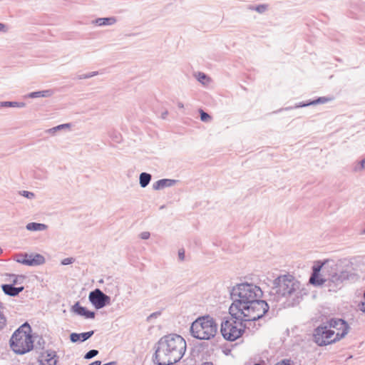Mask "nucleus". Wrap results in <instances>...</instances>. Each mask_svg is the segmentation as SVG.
Returning <instances> with one entry per match:
<instances>
[{"label":"nucleus","instance_id":"16","mask_svg":"<svg viewBox=\"0 0 365 365\" xmlns=\"http://www.w3.org/2000/svg\"><path fill=\"white\" fill-rule=\"evenodd\" d=\"M27 261H34V264H27L28 266H38L43 264L45 262V258L40 254H29Z\"/></svg>","mask_w":365,"mask_h":365},{"label":"nucleus","instance_id":"21","mask_svg":"<svg viewBox=\"0 0 365 365\" xmlns=\"http://www.w3.org/2000/svg\"><path fill=\"white\" fill-rule=\"evenodd\" d=\"M332 100H333V98H331V97H326V96L319 97L316 100L310 101V102H309L307 103H304V104H303V105H302L300 106L303 107V106H310V105L324 104V103H327L328 102H330Z\"/></svg>","mask_w":365,"mask_h":365},{"label":"nucleus","instance_id":"49","mask_svg":"<svg viewBox=\"0 0 365 365\" xmlns=\"http://www.w3.org/2000/svg\"><path fill=\"white\" fill-rule=\"evenodd\" d=\"M41 340L42 341L43 344H44V341H43V339H41H41H40V340L38 341V344H41V342H40V341H41Z\"/></svg>","mask_w":365,"mask_h":365},{"label":"nucleus","instance_id":"41","mask_svg":"<svg viewBox=\"0 0 365 365\" xmlns=\"http://www.w3.org/2000/svg\"><path fill=\"white\" fill-rule=\"evenodd\" d=\"M66 126H68V124H62V125H58L56 127L51 128L50 130H60L61 128H62L63 127H66Z\"/></svg>","mask_w":365,"mask_h":365},{"label":"nucleus","instance_id":"3","mask_svg":"<svg viewBox=\"0 0 365 365\" xmlns=\"http://www.w3.org/2000/svg\"><path fill=\"white\" fill-rule=\"evenodd\" d=\"M269 305L264 300H254L247 304H232L229 312L232 317L245 322L247 329L252 332L258 330L262 325L263 317L269 310Z\"/></svg>","mask_w":365,"mask_h":365},{"label":"nucleus","instance_id":"27","mask_svg":"<svg viewBox=\"0 0 365 365\" xmlns=\"http://www.w3.org/2000/svg\"><path fill=\"white\" fill-rule=\"evenodd\" d=\"M200 120L203 122H208L211 120V116L205 113L202 109L200 110Z\"/></svg>","mask_w":365,"mask_h":365},{"label":"nucleus","instance_id":"26","mask_svg":"<svg viewBox=\"0 0 365 365\" xmlns=\"http://www.w3.org/2000/svg\"><path fill=\"white\" fill-rule=\"evenodd\" d=\"M98 74V71H93V72H90V73H88L86 74L78 75L76 78L79 80L86 79V78L93 77L95 76H97Z\"/></svg>","mask_w":365,"mask_h":365},{"label":"nucleus","instance_id":"28","mask_svg":"<svg viewBox=\"0 0 365 365\" xmlns=\"http://www.w3.org/2000/svg\"><path fill=\"white\" fill-rule=\"evenodd\" d=\"M364 169H365V158L364 159H362L361 160H360L359 163H358V165H356L354 168V171L355 172H359V171H361L363 170Z\"/></svg>","mask_w":365,"mask_h":365},{"label":"nucleus","instance_id":"7","mask_svg":"<svg viewBox=\"0 0 365 365\" xmlns=\"http://www.w3.org/2000/svg\"><path fill=\"white\" fill-rule=\"evenodd\" d=\"M217 331V325L215 319L209 315L198 317L190 327L192 336L200 340L213 338Z\"/></svg>","mask_w":365,"mask_h":365},{"label":"nucleus","instance_id":"30","mask_svg":"<svg viewBox=\"0 0 365 365\" xmlns=\"http://www.w3.org/2000/svg\"><path fill=\"white\" fill-rule=\"evenodd\" d=\"M196 77H197V80L202 84H205V81H204L205 80L209 79V78L207 76V75L202 72H198L197 74L196 75Z\"/></svg>","mask_w":365,"mask_h":365},{"label":"nucleus","instance_id":"29","mask_svg":"<svg viewBox=\"0 0 365 365\" xmlns=\"http://www.w3.org/2000/svg\"><path fill=\"white\" fill-rule=\"evenodd\" d=\"M98 351L96 349H91L88 351L84 356V359H90L98 355Z\"/></svg>","mask_w":365,"mask_h":365},{"label":"nucleus","instance_id":"12","mask_svg":"<svg viewBox=\"0 0 365 365\" xmlns=\"http://www.w3.org/2000/svg\"><path fill=\"white\" fill-rule=\"evenodd\" d=\"M39 361L42 365H56L58 362L56 352L53 350H47L41 353Z\"/></svg>","mask_w":365,"mask_h":365},{"label":"nucleus","instance_id":"38","mask_svg":"<svg viewBox=\"0 0 365 365\" xmlns=\"http://www.w3.org/2000/svg\"><path fill=\"white\" fill-rule=\"evenodd\" d=\"M140 236L143 240H148L150 237V234L149 232H143L140 233Z\"/></svg>","mask_w":365,"mask_h":365},{"label":"nucleus","instance_id":"48","mask_svg":"<svg viewBox=\"0 0 365 365\" xmlns=\"http://www.w3.org/2000/svg\"><path fill=\"white\" fill-rule=\"evenodd\" d=\"M57 130H50V129H49V130H48V133H55L56 131H57Z\"/></svg>","mask_w":365,"mask_h":365},{"label":"nucleus","instance_id":"33","mask_svg":"<svg viewBox=\"0 0 365 365\" xmlns=\"http://www.w3.org/2000/svg\"><path fill=\"white\" fill-rule=\"evenodd\" d=\"M74 261H75V259L73 257H67V258L63 259L61 261V264H63V265L71 264L73 263Z\"/></svg>","mask_w":365,"mask_h":365},{"label":"nucleus","instance_id":"19","mask_svg":"<svg viewBox=\"0 0 365 365\" xmlns=\"http://www.w3.org/2000/svg\"><path fill=\"white\" fill-rule=\"evenodd\" d=\"M26 228L29 231H43L47 230L48 225L43 223L29 222L26 225Z\"/></svg>","mask_w":365,"mask_h":365},{"label":"nucleus","instance_id":"15","mask_svg":"<svg viewBox=\"0 0 365 365\" xmlns=\"http://www.w3.org/2000/svg\"><path fill=\"white\" fill-rule=\"evenodd\" d=\"M178 182V180L173 179H161L153 184L155 190L163 189L167 187H172Z\"/></svg>","mask_w":365,"mask_h":365},{"label":"nucleus","instance_id":"34","mask_svg":"<svg viewBox=\"0 0 365 365\" xmlns=\"http://www.w3.org/2000/svg\"><path fill=\"white\" fill-rule=\"evenodd\" d=\"M274 365H294V363L292 360L286 359L277 362Z\"/></svg>","mask_w":365,"mask_h":365},{"label":"nucleus","instance_id":"2","mask_svg":"<svg viewBox=\"0 0 365 365\" xmlns=\"http://www.w3.org/2000/svg\"><path fill=\"white\" fill-rule=\"evenodd\" d=\"M307 294L304 284L293 275L282 274L273 282V287L269 291V300L282 301L287 307L298 304L303 297Z\"/></svg>","mask_w":365,"mask_h":365},{"label":"nucleus","instance_id":"47","mask_svg":"<svg viewBox=\"0 0 365 365\" xmlns=\"http://www.w3.org/2000/svg\"><path fill=\"white\" fill-rule=\"evenodd\" d=\"M202 365H213V364L212 362H203L202 364Z\"/></svg>","mask_w":365,"mask_h":365},{"label":"nucleus","instance_id":"10","mask_svg":"<svg viewBox=\"0 0 365 365\" xmlns=\"http://www.w3.org/2000/svg\"><path fill=\"white\" fill-rule=\"evenodd\" d=\"M90 302L96 309H100L110 304V297L100 289H96L88 295Z\"/></svg>","mask_w":365,"mask_h":365},{"label":"nucleus","instance_id":"8","mask_svg":"<svg viewBox=\"0 0 365 365\" xmlns=\"http://www.w3.org/2000/svg\"><path fill=\"white\" fill-rule=\"evenodd\" d=\"M245 329H247L245 322L232 317L222 322L220 331L225 339L234 341L242 335Z\"/></svg>","mask_w":365,"mask_h":365},{"label":"nucleus","instance_id":"1","mask_svg":"<svg viewBox=\"0 0 365 365\" xmlns=\"http://www.w3.org/2000/svg\"><path fill=\"white\" fill-rule=\"evenodd\" d=\"M357 278L355 273L347 270L339 271L336 262L327 259L324 262L318 261L312 267L309 283L314 286L324 284L329 291L335 292L345 281H355Z\"/></svg>","mask_w":365,"mask_h":365},{"label":"nucleus","instance_id":"5","mask_svg":"<svg viewBox=\"0 0 365 365\" xmlns=\"http://www.w3.org/2000/svg\"><path fill=\"white\" fill-rule=\"evenodd\" d=\"M31 331V328L27 322L14 331L10 339V346L15 353L24 354L34 348Z\"/></svg>","mask_w":365,"mask_h":365},{"label":"nucleus","instance_id":"25","mask_svg":"<svg viewBox=\"0 0 365 365\" xmlns=\"http://www.w3.org/2000/svg\"><path fill=\"white\" fill-rule=\"evenodd\" d=\"M94 334V331H90L87 332H83L79 334L80 335V341L83 342L91 338Z\"/></svg>","mask_w":365,"mask_h":365},{"label":"nucleus","instance_id":"42","mask_svg":"<svg viewBox=\"0 0 365 365\" xmlns=\"http://www.w3.org/2000/svg\"><path fill=\"white\" fill-rule=\"evenodd\" d=\"M160 315V312H154L153 314H151L149 317H148V319H150V318H153V317H157L158 316Z\"/></svg>","mask_w":365,"mask_h":365},{"label":"nucleus","instance_id":"51","mask_svg":"<svg viewBox=\"0 0 365 365\" xmlns=\"http://www.w3.org/2000/svg\"><path fill=\"white\" fill-rule=\"evenodd\" d=\"M3 252V250L0 247V254H1Z\"/></svg>","mask_w":365,"mask_h":365},{"label":"nucleus","instance_id":"6","mask_svg":"<svg viewBox=\"0 0 365 365\" xmlns=\"http://www.w3.org/2000/svg\"><path fill=\"white\" fill-rule=\"evenodd\" d=\"M263 292L261 288L255 284L242 283L233 287L230 295L233 300L232 304L239 302L241 305L247 304L254 300L260 299Z\"/></svg>","mask_w":365,"mask_h":365},{"label":"nucleus","instance_id":"44","mask_svg":"<svg viewBox=\"0 0 365 365\" xmlns=\"http://www.w3.org/2000/svg\"><path fill=\"white\" fill-rule=\"evenodd\" d=\"M177 104H178V107L179 108H184V105H183V103L182 102H178Z\"/></svg>","mask_w":365,"mask_h":365},{"label":"nucleus","instance_id":"24","mask_svg":"<svg viewBox=\"0 0 365 365\" xmlns=\"http://www.w3.org/2000/svg\"><path fill=\"white\" fill-rule=\"evenodd\" d=\"M4 308H0V331L4 329L6 326V318L3 312Z\"/></svg>","mask_w":365,"mask_h":365},{"label":"nucleus","instance_id":"37","mask_svg":"<svg viewBox=\"0 0 365 365\" xmlns=\"http://www.w3.org/2000/svg\"><path fill=\"white\" fill-rule=\"evenodd\" d=\"M178 258L180 261H183L185 259V250L183 249L178 250Z\"/></svg>","mask_w":365,"mask_h":365},{"label":"nucleus","instance_id":"31","mask_svg":"<svg viewBox=\"0 0 365 365\" xmlns=\"http://www.w3.org/2000/svg\"><path fill=\"white\" fill-rule=\"evenodd\" d=\"M20 194L28 198V199H33L35 196L34 193V192H29V191H26V190H23L20 192Z\"/></svg>","mask_w":365,"mask_h":365},{"label":"nucleus","instance_id":"40","mask_svg":"<svg viewBox=\"0 0 365 365\" xmlns=\"http://www.w3.org/2000/svg\"><path fill=\"white\" fill-rule=\"evenodd\" d=\"M0 31L6 32L7 27L4 24L0 23Z\"/></svg>","mask_w":365,"mask_h":365},{"label":"nucleus","instance_id":"36","mask_svg":"<svg viewBox=\"0 0 365 365\" xmlns=\"http://www.w3.org/2000/svg\"><path fill=\"white\" fill-rule=\"evenodd\" d=\"M12 276L14 277V279L12 280V282H13L12 284H14V285L20 283L19 282V279H24V276H16L14 274L12 275Z\"/></svg>","mask_w":365,"mask_h":365},{"label":"nucleus","instance_id":"22","mask_svg":"<svg viewBox=\"0 0 365 365\" xmlns=\"http://www.w3.org/2000/svg\"><path fill=\"white\" fill-rule=\"evenodd\" d=\"M29 256V254L28 253H19L17 255H15L14 257V259L19 262V263H21V264H25V265H27V264H34V261H27V257Z\"/></svg>","mask_w":365,"mask_h":365},{"label":"nucleus","instance_id":"46","mask_svg":"<svg viewBox=\"0 0 365 365\" xmlns=\"http://www.w3.org/2000/svg\"><path fill=\"white\" fill-rule=\"evenodd\" d=\"M117 363L115 361H110V362H108L107 364H105L103 365H116Z\"/></svg>","mask_w":365,"mask_h":365},{"label":"nucleus","instance_id":"14","mask_svg":"<svg viewBox=\"0 0 365 365\" xmlns=\"http://www.w3.org/2000/svg\"><path fill=\"white\" fill-rule=\"evenodd\" d=\"M1 288L5 294L11 297H16L19 295V294L24 289V287H16L14 286V284H2Z\"/></svg>","mask_w":365,"mask_h":365},{"label":"nucleus","instance_id":"13","mask_svg":"<svg viewBox=\"0 0 365 365\" xmlns=\"http://www.w3.org/2000/svg\"><path fill=\"white\" fill-rule=\"evenodd\" d=\"M71 311L79 316L84 317L86 319H93L96 315L94 312L89 311L86 307H82L78 302L72 306Z\"/></svg>","mask_w":365,"mask_h":365},{"label":"nucleus","instance_id":"35","mask_svg":"<svg viewBox=\"0 0 365 365\" xmlns=\"http://www.w3.org/2000/svg\"><path fill=\"white\" fill-rule=\"evenodd\" d=\"M267 6L265 4H260L255 7V11L259 13H263L267 10Z\"/></svg>","mask_w":365,"mask_h":365},{"label":"nucleus","instance_id":"20","mask_svg":"<svg viewBox=\"0 0 365 365\" xmlns=\"http://www.w3.org/2000/svg\"><path fill=\"white\" fill-rule=\"evenodd\" d=\"M152 179V175L148 173H142L139 176V184L141 187H147Z\"/></svg>","mask_w":365,"mask_h":365},{"label":"nucleus","instance_id":"39","mask_svg":"<svg viewBox=\"0 0 365 365\" xmlns=\"http://www.w3.org/2000/svg\"><path fill=\"white\" fill-rule=\"evenodd\" d=\"M112 138L115 143H120L121 141V135L119 133H115Z\"/></svg>","mask_w":365,"mask_h":365},{"label":"nucleus","instance_id":"53","mask_svg":"<svg viewBox=\"0 0 365 365\" xmlns=\"http://www.w3.org/2000/svg\"><path fill=\"white\" fill-rule=\"evenodd\" d=\"M254 365H261V364L257 363V364H255Z\"/></svg>","mask_w":365,"mask_h":365},{"label":"nucleus","instance_id":"4","mask_svg":"<svg viewBox=\"0 0 365 365\" xmlns=\"http://www.w3.org/2000/svg\"><path fill=\"white\" fill-rule=\"evenodd\" d=\"M186 347V341L181 336H165L158 343L153 361L158 365H175L183 357Z\"/></svg>","mask_w":365,"mask_h":365},{"label":"nucleus","instance_id":"52","mask_svg":"<svg viewBox=\"0 0 365 365\" xmlns=\"http://www.w3.org/2000/svg\"><path fill=\"white\" fill-rule=\"evenodd\" d=\"M362 234L365 235V229L362 231Z\"/></svg>","mask_w":365,"mask_h":365},{"label":"nucleus","instance_id":"23","mask_svg":"<svg viewBox=\"0 0 365 365\" xmlns=\"http://www.w3.org/2000/svg\"><path fill=\"white\" fill-rule=\"evenodd\" d=\"M26 106V103L23 102L16 101H1L0 102V107H17L24 108Z\"/></svg>","mask_w":365,"mask_h":365},{"label":"nucleus","instance_id":"43","mask_svg":"<svg viewBox=\"0 0 365 365\" xmlns=\"http://www.w3.org/2000/svg\"><path fill=\"white\" fill-rule=\"evenodd\" d=\"M101 361H95L89 364L88 365H101Z\"/></svg>","mask_w":365,"mask_h":365},{"label":"nucleus","instance_id":"32","mask_svg":"<svg viewBox=\"0 0 365 365\" xmlns=\"http://www.w3.org/2000/svg\"><path fill=\"white\" fill-rule=\"evenodd\" d=\"M70 340L73 342V343H76L77 341H80V335L78 333H71L70 334Z\"/></svg>","mask_w":365,"mask_h":365},{"label":"nucleus","instance_id":"18","mask_svg":"<svg viewBox=\"0 0 365 365\" xmlns=\"http://www.w3.org/2000/svg\"><path fill=\"white\" fill-rule=\"evenodd\" d=\"M115 22L116 19L115 17L98 18L93 21V24L99 26L113 25Z\"/></svg>","mask_w":365,"mask_h":365},{"label":"nucleus","instance_id":"9","mask_svg":"<svg viewBox=\"0 0 365 365\" xmlns=\"http://www.w3.org/2000/svg\"><path fill=\"white\" fill-rule=\"evenodd\" d=\"M313 338L314 342L321 346L339 341V337L335 336V331L330 329L327 324L320 325L314 329Z\"/></svg>","mask_w":365,"mask_h":365},{"label":"nucleus","instance_id":"45","mask_svg":"<svg viewBox=\"0 0 365 365\" xmlns=\"http://www.w3.org/2000/svg\"><path fill=\"white\" fill-rule=\"evenodd\" d=\"M168 111H165L162 113V118L165 119L166 118V116L168 115Z\"/></svg>","mask_w":365,"mask_h":365},{"label":"nucleus","instance_id":"11","mask_svg":"<svg viewBox=\"0 0 365 365\" xmlns=\"http://www.w3.org/2000/svg\"><path fill=\"white\" fill-rule=\"evenodd\" d=\"M327 324L330 329H335L337 331H341V332L338 331L335 334V336L339 337V340L344 338L349 330V324L342 319H331L327 322Z\"/></svg>","mask_w":365,"mask_h":365},{"label":"nucleus","instance_id":"50","mask_svg":"<svg viewBox=\"0 0 365 365\" xmlns=\"http://www.w3.org/2000/svg\"><path fill=\"white\" fill-rule=\"evenodd\" d=\"M0 308H4L3 304L0 302Z\"/></svg>","mask_w":365,"mask_h":365},{"label":"nucleus","instance_id":"17","mask_svg":"<svg viewBox=\"0 0 365 365\" xmlns=\"http://www.w3.org/2000/svg\"><path fill=\"white\" fill-rule=\"evenodd\" d=\"M53 94V91L51 89H48V90H44V91L29 93L26 96V97L30 98H48V97H51Z\"/></svg>","mask_w":365,"mask_h":365}]
</instances>
